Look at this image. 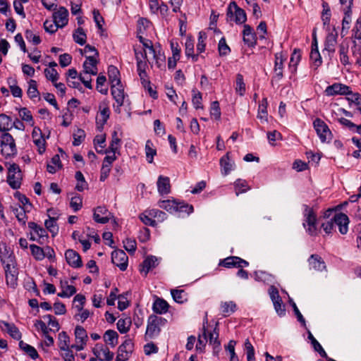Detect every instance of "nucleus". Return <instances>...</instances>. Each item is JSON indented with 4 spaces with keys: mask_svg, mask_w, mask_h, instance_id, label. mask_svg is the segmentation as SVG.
Listing matches in <instances>:
<instances>
[{
    "mask_svg": "<svg viewBox=\"0 0 361 361\" xmlns=\"http://www.w3.org/2000/svg\"><path fill=\"white\" fill-rule=\"evenodd\" d=\"M303 227L306 232L310 235H317L319 229L317 225V214L312 207L303 205Z\"/></svg>",
    "mask_w": 361,
    "mask_h": 361,
    "instance_id": "nucleus-1",
    "label": "nucleus"
},
{
    "mask_svg": "<svg viewBox=\"0 0 361 361\" xmlns=\"http://www.w3.org/2000/svg\"><path fill=\"white\" fill-rule=\"evenodd\" d=\"M166 319L154 314L148 317L147 329L145 334V340L152 339L159 336L161 327L166 323Z\"/></svg>",
    "mask_w": 361,
    "mask_h": 361,
    "instance_id": "nucleus-2",
    "label": "nucleus"
},
{
    "mask_svg": "<svg viewBox=\"0 0 361 361\" xmlns=\"http://www.w3.org/2000/svg\"><path fill=\"white\" fill-rule=\"evenodd\" d=\"M1 154L6 157H11L17 154V148L13 136L8 133H3L0 137Z\"/></svg>",
    "mask_w": 361,
    "mask_h": 361,
    "instance_id": "nucleus-3",
    "label": "nucleus"
},
{
    "mask_svg": "<svg viewBox=\"0 0 361 361\" xmlns=\"http://www.w3.org/2000/svg\"><path fill=\"white\" fill-rule=\"evenodd\" d=\"M111 93L116 102L114 104V109L115 112L119 114L121 107L124 104L125 99L128 97L123 85L121 83L111 85Z\"/></svg>",
    "mask_w": 361,
    "mask_h": 361,
    "instance_id": "nucleus-4",
    "label": "nucleus"
},
{
    "mask_svg": "<svg viewBox=\"0 0 361 361\" xmlns=\"http://www.w3.org/2000/svg\"><path fill=\"white\" fill-rule=\"evenodd\" d=\"M22 172L18 165L10 164L8 168L7 183L13 189L20 188L22 183Z\"/></svg>",
    "mask_w": 361,
    "mask_h": 361,
    "instance_id": "nucleus-5",
    "label": "nucleus"
},
{
    "mask_svg": "<svg viewBox=\"0 0 361 361\" xmlns=\"http://www.w3.org/2000/svg\"><path fill=\"white\" fill-rule=\"evenodd\" d=\"M227 20L231 22L245 23L247 20L246 13L233 1L229 4L227 8Z\"/></svg>",
    "mask_w": 361,
    "mask_h": 361,
    "instance_id": "nucleus-6",
    "label": "nucleus"
},
{
    "mask_svg": "<svg viewBox=\"0 0 361 361\" xmlns=\"http://www.w3.org/2000/svg\"><path fill=\"white\" fill-rule=\"evenodd\" d=\"M28 228L30 230V240L43 244L48 238L47 231L35 222H29Z\"/></svg>",
    "mask_w": 361,
    "mask_h": 361,
    "instance_id": "nucleus-7",
    "label": "nucleus"
},
{
    "mask_svg": "<svg viewBox=\"0 0 361 361\" xmlns=\"http://www.w3.org/2000/svg\"><path fill=\"white\" fill-rule=\"evenodd\" d=\"M314 128L322 142H329L331 140L332 134L328 126L320 118H317L313 122Z\"/></svg>",
    "mask_w": 361,
    "mask_h": 361,
    "instance_id": "nucleus-8",
    "label": "nucleus"
},
{
    "mask_svg": "<svg viewBox=\"0 0 361 361\" xmlns=\"http://www.w3.org/2000/svg\"><path fill=\"white\" fill-rule=\"evenodd\" d=\"M74 334L75 343L71 347L77 351H80L85 348L88 340L87 331L82 326H77Z\"/></svg>",
    "mask_w": 361,
    "mask_h": 361,
    "instance_id": "nucleus-9",
    "label": "nucleus"
},
{
    "mask_svg": "<svg viewBox=\"0 0 361 361\" xmlns=\"http://www.w3.org/2000/svg\"><path fill=\"white\" fill-rule=\"evenodd\" d=\"M92 353L100 361H111L114 358V353L102 343H97L92 348Z\"/></svg>",
    "mask_w": 361,
    "mask_h": 361,
    "instance_id": "nucleus-10",
    "label": "nucleus"
},
{
    "mask_svg": "<svg viewBox=\"0 0 361 361\" xmlns=\"http://www.w3.org/2000/svg\"><path fill=\"white\" fill-rule=\"evenodd\" d=\"M109 115L110 110L108 103L105 101L101 102L99 105V112L96 116V123L98 128H103V126L109 118Z\"/></svg>",
    "mask_w": 361,
    "mask_h": 361,
    "instance_id": "nucleus-11",
    "label": "nucleus"
},
{
    "mask_svg": "<svg viewBox=\"0 0 361 361\" xmlns=\"http://www.w3.org/2000/svg\"><path fill=\"white\" fill-rule=\"evenodd\" d=\"M128 256L121 250H114L111 254V261L114 264L119 267L121 271H125L128 267Z\"/></svg>",
    "mask_w": 361,
    "mask_h": 361,
    "instance_id": "nucleus-12",
    "label": "nucleus"
},
{
    "mask_svg": "<svg viewBox=\"0 0 361 361\" xmlns=\"http://www.w3.org/2000/svg\"><path fill=\"white\" fill-rule=\"evenodd\" d=\"M33 143L37 148L39 154H43L46 150V141L39 128L34 127L32 132Z\"/></svg>",
    "mask_w": 361,
    "mask_h": 361,
    "instance_id": "nucleus-13",
    "label": "nucleus"
},
{
    "mask_svg": "<svg viewBox=\"0 0 361 361\" xmlns=\"http://www.w3.org/2000/svg\"><path fill=\"white\" fill-rule=\"evenodd\" d=\"M5 265L6 279L8 285L14 287L17 283L18 270L15 266V261Z\"/></svg>",
    "mask_w": 361,
    "mask_h": 361,
    "instance_id": "nucleus-14",
    "label": "nucleus"
},
{
    "mask_svg": "<svg viewBox=\"0 0 361 361\" xmlns=\"http://www.w3.org/2000/svg\"><path fill=\"white\" fill-rule=\"evenodd\" d=\"M135 59L137 61V71L140 77L147 76L146 68L147 67L146 59L147 51H145V54L138 51L136 47L134 48Z\"/></svg>",
    "mask_w": 361,
    "mask_h": 361,
    "instance_id": "nucleus-15",
    "label": "nucleus"
},
{
    "mask_svg": "<svg viewBox=\"0 0 361 361\" xmlns=\"http://www.w3.org/2000/svg\"><path fill=\"white\" fill-rule=\"evenodd\" d=\"M111 218H113L112 214L105 207L99 206L94 210L93 219L97 223L106 224Z\"/></svg>",
    "mask_w": 361,
    "mask_h": 361,
    "instance_id": "nucleus-16",
    "label": "nucleus"
},
{
    "mask_svg": "<svg viewBox=\"0 0 361 361\" xmlns=\"http://www.w3.org/2000/svg\"><path fill=\"white\" fill-rule=\"evenodd\" d=\"M325 93L327 96H334L337 94L348 95L351 94V90H350V87L345 85L334 83L326 87Z\"/></svg>",
    "mask_w": 361,
    "mask_h": 361,
    "instance_id": "nucleus-17",
    "label": "nucleus"
},
{
    "mask_svg": "<svg viewBox=\"0 0 361 361\" xmlns=\"http://www.w3.org/2000/svg\"><path fill=\"white\" fill-rule=\"evenodd\" d=\"M286 59V56L283 55L282 52H279L275 54L274 79L279 80L283 78V62Z\"/></svg>",
    "mask_w": 361,
    "mask_h": 361,
    "instance_id": "nucleus-18",
    "label": "nucleus"
},
{
    "mask_svg": "<svg viewBox=\"0 0 361 361\" xmlns=\"http://www.w3.org/2000/svg\"><path fill=\"white\" fill-rule=\"evenodd\" d=\"M133 343L130 341H126L123 342L118 349V354L116 356V361H126L127 360L133 350Z\"/></svg>",
    "mask_w": 361,
    "mask_h": 361,
    "instance_id": "nucleus-19",
    "label": "nucleus"
},
{
    "mask_svg": "<svg viewBox=\"0 0 361 361\" xmlns=\"http://www.w3.org/2000/svg\"><path fill=\"white\" fill-rule=\"evenodd\" d=\"M65 257L68 265L73 268H80L82 266V262L80 255L72 249L66 251Z\"/></svg>",
    "mask_w": 361,
    "mask_h": 361,
    "instance_id": "nucleus-20",
    "label": "nucleus"
},
{
    "mask_svg": "<svg viewBox=\"0 0 361 361\" xmlns=\"http://www.w3.org/2000/svg\"><path fill=\"white\" fill-rule=\"evenodd\" d=\"M334 224L338 227L339 232L341 234L347 233L348 231L349 219L343 213H338L334 216Z\"/></svg>",
    "mask_w": 361,
    "mask_h": 361,
    "instance_id": "nucleus-21",
    "label": "nucleus"
},
{
    "mask_svg": "<svg viewBox=\"0 0 361 361\" xmlns=\"http://www.w3.org/2000/svg\"><path fill=\"white\" fill-rule=\"evenodd\" d=\"M160 258H158L153 255L147 256L145 259L143 261L142 267L140 268L141 274H143L145 276L149 273V271L154 269L160 262Z\"/></svg>",
    "mask_w": 361,
    "mask_h": 361,
    "instance_id": "nucleus-22",
    "label": "nucleus"
},
{
    "mask_svg": "<svg viewBox=\"0 0 361 361\" xmlns=\"http://www.w3.org/2000/svg\"><path fill=\"white\" fill-rule=\"evenodd\" d=\"M219 264L226 268H242L248 266V262L238 257H228L221 261Z\"/></svg>",
    "mask_w": 361,
    "mask_h": 361,
    "instance_id": "nucleus-23",
    "label": "nucleus"
},
{
    "mask_svg": "<svg viewBox=\"0 0 361 361\" xmlns=\"http://www.w3.org/2000/svg\"><path fill=\"white\" fill-rule=\"evenodd\" d=\"M97 60L94 56H87L83 63L84 74L95 75L97 73Z\"/></svg>",
    "mask_w": 361,
    "mask_h": 361,
    "instance_id": "nucleus-24",
    "label": "nucleus"
},
{
    "mask_svg": "<svg viewBox=\"0 0 361 361\" xmlns=\"http://www.w3.org/2000/svg\"><path fill=\"white\" fill-rule=\"evenodd\" d=\"M172 51V56L168 59L169 69H174L176 66L177 61L180 59V51L178 49V43L176 40L172 39L170 42Z\"/></svg>",
    "mask_w": 361,
    "mask_h": 361,
    "instance_id": "nucleus-25",
    "label": "nucleus"
},
{
    "mask_svg": "<svg viewBox=\"0 0 361 361\" xmlns=\"http://www.w3.org/2000/svg\"><path fill=\"white\" fill-rule=\"evenodd\" d=\"M60 288L61 291L58 293V296L63 298H70L77 291L75 286L69 284L66 279L60 281Z\"/></svg>",
    "mask_w": 361,
    "mask_h": 361,
    "instance_id": "nucleus-26",
    "label": "nucleus"
},
{
    "mask_svg": "<svg viewBox=\"0 0 361 361\" xmlns=\"http://www.w3.org/2000/svg\"><path fill=\"white\" fill-rule=\"evenodd\" d=\"M157 190L159 195H168L171 191L170 179L167 176H159L157 181Z\"/></svg>",
    "mask_w": 361,
    "mask_h": 361,
    "instance_id": "nucleus-27",
    "label": "nucleus"
},
{
    "mask_svg": "<svg viewBox=\"0 0 361 361\" xmlns=\"http://www.w3.org/2000/svg\"><path fill=\"white\" fill-rule=\"evenodd\" d=\"M0 258L3 264L15 261V256L11 248L5 243H0Z\"/></svg>",
    "mask_w": 361,
    "mask_h": 361,
    "instance_id": "nucleus-28",
    "label": "nucleus"
},
{
    "mask_svg": "<svg viewBox=\"0 0 361 361\" xmlns=\"http://www.w3.org/2000/svg\"><path fill=\"white\" fill-rule=\"evenodd\" d=\"M220 166L221 173L224 176H227L235 167V162L230 159L228 153L221 158Z\"/></svg>",
    "mask_w": 361,
    "mask_h": 361,
    "instance_id": "nucleus-29",
    "label": "nucleus"
},
{
    "mask_svg": "<svg viewBox=\"0 0 361 361\" xmlns=\"http://www.w3.org/2000/svg\"><path fill=\"white\" fill-rule=\"evenodd\" d=\"M310 269L322 271L326 269V265L321 257L317 255H312L308 259Z\"/></svg>",
    "mask_w": 361,
    "mask_h": 361,
    "instance_id": "nucleus-30",
    "label": "nucleus"
},
{
    "mask_svg": "<svg viewBox=\"0 0 361 361\" xmlns=\"http://www.w3.org/2000/svg\"><path fill=\"white\" fill-rule=\"evenodd\" d=\"M207 323V319L206 318L203 324L202 333L199 335L197 343H196V350L199 353H203L204 351L206 344L208 342L207 329L205 326Z\"/></svg>",
    "mask_w": 361,
    "mask_h": 361,
    "instance_id": "nucleus-31",
    "label": "nucleus"
},
{
    "mask_svg": "<svg viewBox=\"0 0 361 361\" xmlns=\"http://www.w3.org/2000/svg\"><path fill=\"white\" fill-rule=\"evenodd\" d=\"M1 328L2 330L6 331L14 339L20 340L21 338V333L15 324L6 322H2L1 324Z\"/></svg>",
    "mask_w": 361,
    "mask_h": 361,
    "instance_id": "nucleus-32",
    "label": "nucleus"
},
{
    "mask_svg": "<svg viewBox=\"0 0 361 361\" xmlns=\"http://www.w3.org/2000/svg\"><path fill=\"white\" fill-rule=\"evenodd\" d=\"M310 59L312 60L313 65L316 68H318L322 63V57L318 50V45L316 37H314V40L312 44Z\"/></svg>",
    "mask_w": 361,
    "mask_h": 361,
    "instance_id": "nucleus-33",
    "label": "nucleus"
},
{
    "mask_svg": "<svg viewBox=\"0 0 361 361\" xmlns=\"http://www.w3.org/2000/svg\"><path fill=\"white\" fill-rule=\"evenodd\" d=\"M159 207L166 209L170 213H177L179 211L180 203L175 200H163L159 202Z\"/></svg>",
    "mask_w": 361,
    "mask_h": 361,
    "instance_id": "nucleus-34",
    "label": "nucleus"
},
{
    "mask_svg": "<svg viewBox=\"0 0 361 361\" xmlns=\"http://www.w3.org/2000/svg\"><path fill=\"white\" fill-rule=\"evenodd\" d=\"M243 41L248 47H253L256 44L255 35L248 25H245L243 30Z\"/></svg>",
    "mask_w": 361,
    "mask_h": 361,
    "instance_id": "nucleus-35",
    "label": "nucleus"
},
{
    "mask_svg": "<svg viewBox=\"0 0 361 361\" xmlns=\"http://www.w3.org/2000/svg\"><path fill=\"white\" fill-rule=\"evenodd\" d=\"M168 302L162 298H157L153 302V311L159 314H165L169 310Z\"/></svg>",
    "mask_w": 361,
    "mask_h": 361,
    "instance_id": "nucleus-36",
    "label": "nucleus"
},
{
    "mask_svg": "<svg viewBox=\"0 0 361 361\" xmlns=\"http://www.w3.org/2000/svg\"><path fill=\"white\" fill-rule=\"evenodd\" d=\"M207 338L209 345H212L214 353L217 354L220 350V341H219V333L214 329L213 332L207 330Z\"/></svg>",
    "mask_w": 361,
    "mask_h": 361,
    "instance_id": "nucleus-37",
    "label": "nucleus"
},
{
    "mask_svg": "<svg viewBox=\"0 0 361 361\" xmlns=\"http://www.w3.org/2000/svg\"><path fill=\"white\" fill-rule=\"evenodd\" d=\"M106 345L114 348L118 344V335L114 330H107L103 336Z\"/></svg>",
    "mask_w": 361,
    "mask_h": 361,
    "instance_id": "nucleus-38",
    "label": "nucleus"
},
{
    "mask_svg": "<svg viewBox=\"0 0 361 361\" xmlns=\"http://www.w3.org/2000/svg\"><path fill=\"white\" fill-rule=\"evenodd\" d=\"M267 105V99L263 98L258 106L257 118L262 123H267L268 120Z\"/></svg>",
    "mask_w": 361,
    "mask_h": 361,
    "instance_id": "nucleus-39",
    "label": "nucleus"
},
{
    "mask_svg": "<svg viewBox=\"0 0 361 361\" xmlns=\"http://www.w3.org/2000/svg\"><path fill=\"white\" fill-rule=\"evenodd\" d=\"M353 0H340V3L342 6L344 17L342 23H349L351 21V6L353 5Z\"/></svg>",
    "mask_w": 361,
    "mask_h": 361,
    "instance_id": "nucleus-40",
    "label": "nucleus"
},
{
    "mask_svg": "<svg viewBox=\"0 0 361 361\" xmlns=\"http://www.w3.org/2000/svg\"><path fill=\"white\" fill-rule=\"evenodd\" d=\"M68 11L63 6L59 7L53 13L54 23L64 22L68 23Z\"/></svg>",
    "mask_w": 361,
    "mask_h": 361,
    "instance_id": "nucleus-41",
    "label": "nucleus"
},
{
    "mask_svg": "<svg viewBox=\"0 0 361 361\" xmlns=\"http://www.w3.org/2000/svg\"><path fill=\"white\" fill-rule=\"evenodd\" d=\"M108 76L111 85L121 83L120 78V72L114 66H109L108 68Z\"/></svg>",
    "mask_w": 361,
    "mask_h": 361,
    "instance_id": "nucleus-42",
    "label": "nucleus"
},
{
    "mask_svg": "<svg viewBox=\"0 0 361 361\" xmlns=\"http://www.w3.org/2000/svg\"><path fill=\"white\" fill-rule=\"evenodd\" d=\"M13 128L12 119L10 116L4 114H0V131L7 133Z\"/></svg>",
    "mask_w": 361,
    "mask_h": 361,
    "instance_id": "nucleus-43",
    "label": "nucleus"
},
{
    "mask_svg": "<svg viewBox=\"0 0 361 361\" xmlns=\"http://www.w3.org/2000/svg\"><path fill=\"white\" fill-rule=\"evenodd\" d=\"M19 346L20 349L32 360H36L38 357V353L33 346L23 342V341H20Z\"/></svg>",
    "mask_w": 361,
    "mask_h": 361,
    "instance_id": "nucleus-44",
    "label": "nucleus"
},
{
    "mask_svg": "<svg viewBox=\"0 0 361 361\" xmlns=\"http://www.w3.org/2000/svg\"><path fill=\"white\" fill-rule=\"evenodd\" d=\"M145 150L147 162L152 164L157 154V149L151 140H148L146 142Z\"/></svg>",
    "mask_w": 361,
    "mask_h": 361,
    "instance_id": "nucleus-45",
    "label": "nucleus"
},
{
    "mask_svg": "<svg viewBox=\"0 0 361 361\" xmlns=\"http://www.w3.org/2000/svg\"><path fill=\"white\" fill-rule=\"evenodd\" d=\"M131 324L130 317L121 318L117 322V329L121 334H126L130 330Z\"/></svg>",
    "mask_w": 361,
    "mask_h": 361,
    "instance_id": "nucleus-46",
    "label": "nucleus"
},
{
    "mask_svg": "<svg viewBox=\"0 0 361 361\" xmlns=\"http://www.w3.org/2000/svg\"><path fill=\"white\" fill-rule=\"evenodd\" d=\"M19 116L22 121L27 123L30 126H34L35 121L31 111L27 108H20L18 111Z\"/></svg>",
    "mask_w": 361,
    "mask_h": 361,
    "instance_id": "nucleus-47",
    "label": "nucleus"
},
{
    "mask_svg": "<svg viewBox=\"0 0 361 361\" xmlns=\"http://www.w3.org/2000/svg\"><path fill=\"white\" fill-rule=\"evenodd\" d=\"M74 309L77 311L75 318L81 322H84L91 314L88 310L84 309L81 305H75Z\"/></svg>",
    "mask_w": 361,
    "mask_h": 361,
    "instance_id": "nucleus-48",
    "label": "nucleus"
},
{
    "mask_svg": "<svg viewBox=\"0 0 361 361\" xmlns=\"http://www.w3.org/2000/svg\"><path fill=\"white\" fill-rule=\"evenodd\" d=\"M73 40L80 45H84L86 43L87 35L82 27L76 29L73 34Z\"/></svg>",
    "mask_w": 361,
    "mask_h": 361,
    "instance_id": "nucleus-49",
    "label": "nucleus"
},
{
    "mask_svg": "<svg viewBox=\"0 0 361 361\" xmlns=\"http://www.w3.org/2000/svg\"><path fill=\"white\" fill-rule=\"evenodd\" d=\"M61 168V163L59 155H54L51 161L47 164V171L50 173H55L59 169Z\"/></svg>",
    "mask_w": 361,
    "mask_h": 361,
    "instance_id": "nucleus-50",
    "label": "nucleus"
},
{
    "mask_svg": "<svg viewBox=\"0 0 361 361\" xmlns=\"http://www.w3.org/2000/svg\"><path fill=\"white\" fill-rule=\"evenodd\" d=\"M301 54L299 51L295 50L291 54L289 69L292 73H295L297 71V66L300 61Z\"/></svg>",
    "mask_w": 361,
    "mask_h": 361,
    "instance_id": "nucleus-51",
    "label": "nucleus"
},
{
    "mask_svg": "<svg viewBox=\"0 0 361 361\" xmlns=\"http://www.w3.org/2000/svg\"><path fill=\"white\" fill-rule=\"evenodd\" d=\"M221 312L224 316H229L236 310V305L233 301L222 302L221 303Z\"/></svg>",
    "mask_w": 361,
    "mask_h": 361,
    "instance_id": "nucleus-52",
    "label": "nucleus"
},
{
    "mask_svg": "<svg viewBox=\"0 0 361 361\" xmlns=\"http://www.w3.org/2000/svg\"><path fill=\"white\" fill-rule=\"evenodd\" d=\"M44 225L46 228L52 234L53 236H55L58 233L59 227L56 224V219L49 216V219L45 221Z\"/></svg>",
    "mask_w": 361,
    "mask_h": 361,
    "instance_id": "nucleus-53",
    "label": "nucleus"
},
{
    "mask_svg": "<svg viewBox=\"0 0 361 361\" xmlns=\"http://www.w3.org/2000/svg\"><path fill=\"white\" fill-rule=\"evenodd\" d=\"M234 187L236 195H238L240 193L245 192L250 189L247 181L243 179L236 180L234 183Z\"/></svg>",
    "mask_w": 361,
    "mask_h": 361,
    "instance_id": "nucleus-54",
    "label": "nucleus"
},
{
    "mask_svg": "<svg viewBox=\"0 0 361 361\" xmlns=\"http://www.w3.org/2000/svg\"><path fill=\"white\" fill-rule=\"evenodd\" d=\"M15 197L16 198H18V201L21 204V205H20L18 207L24 208V209L27 212L31 211V209L32 208V205L30 202L28 198H27L25 195H23L19 192H16Z\"/></svg>",
    "mask_w": 361,
    "mask_h": 361,
    "instance_id": "nucleus-55",
    "label": "nucleus"
},
{
    "mask_svg": "<svg viewBox=\"0 0 361 361\" xmlns=\"http://www.w3.org/2000/svg\"><path fill=\"white\" fill-rule=\"evenodd\" d=\"M27 95L30 99H35L39 97L37 82L34 80H30L28 82Z\"/></svg>",
    "mask_w": 361,
    "mask_h": 361,
    "instance_id": "nucleus-56",
    "label": "nucleus"
},
{
    "mask_svg": "<svg viewBox=\"0 0 361 361\" xmlns=\"http://www.w3.org/2000/svg\"><path fill=\"white\" fill-rule=\"evenodd\" d=\"M149 54L152 55L159 67H160L165 61V56L160 47H156L154 49V53H150Z\"/></svg>",
    "mask_w": 361,
    "mask_h": 361,
    "instance_id": "nucleus-57",
    "label": "nucleus"
},
{
    "mask_svg": "<svg viewBox=\"0 0 361 361\" xmlns=\"http://www.w3.org/2000/svg\"><path fill=\"white\" fill-rule=\"evenodd\" d=\"M149 213L150 209L146 210L140 215V219L144 224L154 227L156 226V220L153 219V216H151Z\"/></svg>",
    "mask_w": 361,
    "mask_h": 361,
    "instance_id": "nucleus-58",
    "label": "nucleus"
},
{
    "mask_svg": "<svg viewBox=\"0 0 361 361\" xmlns=\"http://www.w3.org/2000/svg\"><path fill=\"white\" fill-rule=\"evenodd\" d=\"M69 337L64 331L59 334V347L61 350L69 349Z\"/></svg>",
    "mask_w": 361,
    "mask_h": 361,
    "instance_id": "nucleus-59",
    "label": "nucleus"
},
{
    "mask_svg": "<svg viewBox=\"0 0 361 361\" xmlns=\"http://www.w3.org/2000/svg\"><path fill=\"white\" fill-rule=\"evenodd\" d=\"M235 92L240 96L244 95L245 92V84L241 74H238L236 76Z\"/></svg>",
    "mask_w": 361,
    "mask_h": 361,
    "instance_id": "nucleus-60",
    "label": "nucleus"
},
{
    "mask_svg": "<svg viewBox=\"0 0 361 361\" xmlns=\"http://www.w3.org/2000/svg\"><path fill=\"white\" fill-rule=\"evenodd\" d=\"M336 43V38L333 36H326L324 44V50L329 51V53H334Z\"/></svg>",
    "mask_w": 361,
    "mask_h": 361,
    "instance_id": "nucleus-61",
    "label": "nucleus"
},
{
    "mask_svg": "<svg viewBox=\"0 0 361 361\" xmlns=\"http://www.w3.org/2000/svg\"><path fill=\"white\" fill-rule=\"evenodd\" d=\"M30 248L32 255L37 260H42L45 257V252L42 247L36 245H30Z\"/></svg>",
    "mask_w": 361,
    "mask_h": 361,
    "instance_id": "nucleus-62",
    "label": "nucleus"
},
{
    "mask_svg": "<svg viewBox=\"0 0 361 361\" xmlns=\"http://www.w3.org/2000/svg\"><path fill=\"white\" fill-rule=\"evenodd\" d=\"M82 206V199L79 195H75L73 196L70 201V207L73 209L74 212H77L81 209Z\"/></svg>",
    "mask_w": 361,
    "mask_h": 361,
    "instance_id": "nucleus-63",
    "label": "nucleus"
},
{
    "mask_svg": "<svg viewBox=\"0 0 361 361\" xmlns=\"http://www.w3.org/2000/svg\"><path fill=\"white\" fill-rule=\"evenodd\" d=\"M235 345H236V342L233 340H231L228 342V345L225 347L226 350L228 351L229 353L230 361H239V359L235 352Z\"/></svg>",
    "mask_w": 361,
    "mask_h": 361,
    "instance_id": "nucleus-64",
    "label": "nucleus"
}]
</instances>
